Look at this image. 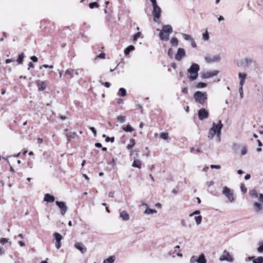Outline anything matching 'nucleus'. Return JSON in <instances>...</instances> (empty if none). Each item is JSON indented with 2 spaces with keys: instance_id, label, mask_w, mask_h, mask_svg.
<instances>
[{
  "instance_id": "24",
  "label": "nucleus",
  "mask_w": 263,
  "mask_h": 263,
  "mask_svg": "<svg viewBox=\"0 0 263 263\" xmlns=\"http://www.w3.org/2000/svg\"><path fill=\"white\" fill-rule=\"evenodd\" d=\"M198 263H206V260L205 258L204 255L202 253L200 255L198 258H197Z\"/></svg>"
},
{
  "instance_id": "34",
  "label": "nucleus",
  "mask_w": 263,
  "mask_h": 263,
  "mask_svg": "<svg viewBox=\"0 0 263 263\" xmlns=\"http://www.w3.org/2000/svg\"><path fill=\"white\" fill-rule=\"evenodd\" d=\"M89 7L90 9H93L94 8H99V5L97 2H92L89 3Z\"/></svg>"
},
{
  "instance_id": "56",
  "label": "nucleus",
  "mask_w": 263,
  "mask_h": 263,
  "mask_svg": "<svg viewBox=\"0 0 263 263\" xmlns=\"http://www.w3.org/2000/svg\"><path fill=\"white\" fill-rule=\"evenodd\" d=\"M182 91L184 93H188V88L187 87H185L182 89Z\"/></svg>"
},
{
  "instance_id": "27",
  "label": "nucleus",
  "mask_w": 263,
  "mask_h": 263,
  "mask_svg": "<svg viewBox=\"0 0 263 263\" xmlns=\"http://www.w3.org/2000/svg\"><path fill=\"white\" fill-rule=\"evenodd\" d=\"M118 95L121 97H124L126 95V90L124 88H120L118 92Z\"/></svg>"
},
{
  "instance_id": "6",
  "label": "nucleus",
  "mask_w": 263,
  "mask_h": 263,
  "mask_svg": "<svg viewBox=\"0 0 263 263\" xmlns=\"http://www.w3.org/2000/svg\"><path fill=\"white\" fill-rule=\"evenodd\" d=\"M153 10L152 14L154 17V21L159 22L161 16V9L158 5H153Z\"/></svg>"
},
{
  "instance_id": "9",
  "label": "nucleus",
  "mask_w": 263,
  "mask_h": 263,
  "mask_svg": "<svg viewBox=\"0 0 263 263\" xmlns=\"http://www.w3.org/2000/svg\"><path fill=\"white\" fill-rule=\"evenodd\" d=\"M61 211V214L64 215L67 210V207L64 202L58 201L55 202Z\"/></svg>"
},
{
  "instance_id": "61",
  "label": "nucleus",
  "mask_w": 263,
  "mask_h": 263,
  "mask_svg": "<svg viewBox=\"0 0 263 263\" xmlns=\"http://www.w3.org/2000/svg\"><path fill=\"white\" fill-rule=\"evenodd\" d=\"M208 116H199V118L200 120H203L207 119Z\"/></svg>"
},
{
  "instance_id": "48",
  "label": "nucleus",
  "mask_w": 263,
  "mask_h": 263,
  "mask_svg": "<svg viewBox=\"0 0 263 263\" xmlns=\"http://www.w3.org/2000/svg\"><path fill=\"white\" fill-rule=\"evenodd\" d=\"M214 183H215V182L213 180H211V181H207L206 184L208 187H210V186L214 185Z\"/></svg>"
},
{
  "instance_id": "37",
  "label": "nucleus",
  "mask_w": 263,
  "mask_h": 263,
  "mask_svg": "<svg viewBox=\"0 0 263 263\" xmlns=\"http://www.w3.org/2000/svg\"><path fill=\"white\" fill-rule=\"evenodd\" d=\"M259 245L257 249V251L260 253H263V242H260Z\"/></svg>"
},
{
  "instance_id": "13",
  "label": "nucleus",
  "mask_w": 263,
  "mask_h": 263,
  "mask_svg": "<svg viewBox=\"0 0 263 263\" xmlns=\"http://www.w3.org/2000/svg\"><path fill=\"white\" fill-rule=\"evenodd\" d=\"M133 159L134 161L132 164V166L140 169L141 168V162L139 159V154L137 153V157H134Z\"/></svg>"
},
{
  "instance_id": "4",
  "label": "nucleus",
  "mask_w": 263,
  "mask_h": 263,
  "mask_svg": "<svg viewBox=\"0 0 263 263\" xmlns=\"http://www.w3.org/2000/svg\"><path fill=\"white\" fill-rule=\"evenodd\" d=\"M222 194L228 199L229 202L232 203L235 200V197L233 191L227 186L223 187Z\"/></svg>"
},
{
  "instance_id": "10",
  "label": "nucleus",
  "mask_w": 263,
  "mask_h": 263,
  "mask_svg": "<svg viewBox=\"0 0 263 263\" xmlns=\"http://www.w3.org/2000/svg\"><path fill=\"white\" fill-rule=\"evenodd\" d=\"M53 235L56 240L55 247L57 249H59L61 247V240L63 238L62 236L58 233H54Z\"/></svg>"
},
{
  "instance_id": "5",
  "label": "nucleus",
  "mask_w": 263,
  "mask_h": 263,
  "mask_svg": "<svg viewBox=\"0 0 263 263\" xmlns=\"http://www.w3.org/2000/svg\"><path fill=\"white\" fill-rule=\"evenodd\" d=\"M194 98L196 102L203 105L207 99V95L206 92L198 91L194 93Z\"/></svg>"
},
{
  "instance_id": "30",
  "label": "nucleus",
  "mask_w": 263,
  "mask_h": 263,
  "mask_svg": "<svg viewBox=\"0 0 263 263\" xmlns=\"http://www.w3.org/2000/svg\"><path fill=\"white\" fill-rule=\"evenodd\" d=\"M209 112L205 108H201L198 111V115H208Z\"/></svg>"
},
{
  "instance_id": "1",
  "label": "nucleus",
  "mask_w": 263,
  "mask_h": 263,
  "mask_svg": "<svg viewBox=\"0 0 263 263\" xmlns=\"http://www.w3.org/2000/svg\"><path fill=\"white\" fill-rule=\"evenodd\" d=\"M223 124L221 120L216 122H213L212 127L210 128L208 138L209 140H214L217 142H219L221 140V129Z\"/></svg>"
},
{
  "instance_id": "49",
  "label": "nucleus",
  "mask_w": 263,
  "mask_h": 263,
  "mask_svg": "<svg viewBox=\"0 0 263 263\" xmlns=\"http://www.w3.org/2000/svg\"><path fill=\"white\" fill-rule=\"evenodd\" d=\"M118 120L119 122H120L121 123H122L123 122L125 121V118H124V116H119L118 118Z\"/></svg>"
},
{
  "instance_id": "42",
  "label": "nucleus",
  "mask_w": 263,
  "mask_h": 263,
  "mask_svg": "<svg viewBox=\"0 0 263 263\" xmlns=\"http://www.w3.org/2000/svg\"><path fill=\"white\" fill-rule=\"evenodd\" d=\"M98 58H100L102 59H104L105 58V53L104 52H102L98 55L96 56L95 59H97Z\"/></svg>"
},
{
  "instance_id": "40",
  "label": "nucleus",
  "mask_w": 263,
  "mask_h": 263,
  "mask_svg": "<svg viewBox=\"0 0 263 263\" xmlns=\"http://www.w3.org/2000/svg\"><path fill=\"white\" fill-rule=\"evenodd\" d=\"M130 144H128L127 146L128 149H131L134 146V145L135 144V140L134 139H130Z\"/></svg>"
},
{
  "instance_id": "45",
  "label": "nucleus",
  "mask_w": 263,
  "mask_h": 263,
  "mask_svg": "<svg viewBox=\"0 0 263 263\" xmlns=\"http://www.w3.org/2000/svg\"><path fill=\"white\" fill-rule=\"evenodd\" d=\"M76 134L75 133H69L67 134V137L73 139L76 137Z\"/></svg>"
},
{
  "instance_id": "62",
  "label": "nucleus",
  "mask_w": 263,
  "mask_h": 263,
  "mask_svg": "<svg viewBox=\"0 0 263 263\" xmlns=\"http://www.w3.org/2000/svg\"><path fill=\"white\" fill-rule=\"evenodd\" d=\"M171 66L174 69H176V68H177V65L175 63H172L171 64Z\"/></svg>"
},
{
  "instance_id": "28",
  "label": "nucleus",
  "mask_w": 263,
  "mask_h": 263,
  "mask_svg": "<svg viewBox=\"0 0 263 263\" xmlns=\"http://www.w3.org/2000/svg\"><path fill=\"white\" fill-rule=\"evenodd\" d=\"M241 144L237 143H233L232 148L235 153H238V150L241 147Z\"/></svg>"
},
{
  "instance_id": "38",
  "label": "nucleus",
  "mask_w": 263,
  "mask_h": 263,
  "mask_svg": "<svg viewBox=\"0 0 263 263\" xmlns=\"http://www.w3.org/2000/svg\"><path fill=\"white\" fill-rule=\"evenodd\" d=\"M206 86H207L206 83H205L203 82H199L197 84L196 87L200 88L205 87Z\"/></svg>"
},
{
  "instance_id": "7",
  "label": "nucleus",
  "mask_w": 263,
  "mask_h": 263,
  "mask_svg": "<svg viewBox=\"0 0 263 263\" xmlns=\"http://www.w3.org/2000/svg\"><path fill=\"white\" fill-rule=\"evenodd\" d=\"M220 261H227L229 262H232L234 260L233 255L228 252L227 251L224 250L222 254L219 257Z\"/></svg>"
},
{
  "instance_id": "2",
  "label": "nucleus",
  "mask_w": 263,
  "mask_h": 263,
  "mask_svg": "<svg viewBox=\"0 0 263 263\" xmlns=\"http://www.w3.org/2000/svg\"><path fill=\"white\" fill-rule=\"evenodd\" d=\"M249 195L252 199L258 198L259 202H254L253 204L254 211L257 214H261L263 210V194H258L255 190H251L249 191Z\"/></svg>"
},
{
  "instance_id": "25",
  "label": "nucleus",
  "mask_w": 263,
  "mask_h": 263,
  "mask_svg": "<svg viewBox=\"0 0 263 263\" xmlns=\"http://www.w3.org/2000/svg\"><path fill=\"white\" fill-rule=\"evenodd\" d=\"M135 49L134 46L133 45H130L128 47H127L124 50V53L125 55H128L129 54L130 51H132L134 50Z\"/></svg>"
},
{
  "instance_id": "43",
  "label": "nucleus",
  "mask_w": 263,
  "mask_h": 263,
  "mask_svg": "<svg viewBox=\"0 0 263 263\" xmlns=\"http://www.w3.org/2000/svg\"><path fill=\"white\" fill-rule=\"evenodd\" d=\"M197 257L196 256H193L191 257L190 259V262L191 263H195L196 262H197Z\"/></svg>"
},
{
  "instance_id": "20",
  "label": "nucleus",
  "mask_w": 263,
  "mask_h": 263,
  "mask_svg": "<svg viewBox=\"0 0 263 263\" xmlns=\"http://www.w3.org/2000/svg\"><path fill=\"white\" fill-rule=\"evenodd\" d=\"M44 200L46 202H53L55 200V198L53 195L47 193L45 195Z\"/></svg>"
},
{
  "instance_id": "31",
  "label": "nucleus",
  "mask_w": 263,
  "mask_h": 263,
  "mask_svg": "<svg viewBox=\"0 0 263 263\" xmlns=\"http://www.w3.org/2000/svg\"><path fill=\"white\" fill-rule=\"evenodd\" d=\"M253 263H263V257L259 256L253 259Z\"/></svg>"
},
{
  "instance_id": "14",
  "label": "nucleus",
  "mask_w": 263,
  "mask_h": 263,
  "mask_svg": "<svg viewBox=\"0 0 263 263\" xmlns=\"http://www.w3.org/2000/svg\"><path fill=\"white\" fill-rule=\"evenodd\" d=\"M218 71L213 70L210 71H206L202 73V77L204 79L209 78L217 75Z\"/></svg>"
},
{
  "instance_id": "32",
  "label": "nucleus",
  "mask_w": 263,
  "mask_h": 263,
  "mask_svg": "<svg viewBox=\"0 0 263 263\" xmlns=\"http://www.w3.org/2000/svg\"><path fill=\"white\" fill-rule=\"evenodd\" d=\"M161 138L167 140L170 139L168 137V134L167 133H162L160 134Z\"/></svg>"
},
{
  "instance_id": "47",
  "label": "nucleus",
  "mask_w": 263,
  "mask_h": 263,
  "mask_svg": "<svg viewBox=\"0 0 263 263\" xmlns=\"http://www.w3.org/2000/svg\"><path fill=\"white\" fill-rule=\"evenodd\" d=\"M42 67H44L46 68H49L50 69H52L53 68V65H48L47 64H44L40 67V69H41Z\"/></svg>"
},
{
  "instance_id": "51",
  "label": "nucleus",
  "mask_w": 263,
  "mask_h": 263,
  "mask_svg": "<svg viewBox=\"0 0 263 263\" xmlns=\"http://www.w3.org/2000/svg\"><path fill=\"white\" fill-rule=\"evenodd\" d=\"M200 213V211L199 210H196L194 211L193 213L190 214V216L192 217L194 215H198Z\"/></svg>"
},
{
  "instance_id": "55",
  "label": "nucleus",
  "mask_w": 263,
  "mask_h": 263,
  "mask_svg": "<svg viewBox=\"0 0 263 263\" xmlns=\"http://www.w3.org/2000/svg\"><path fill=\"white\" fill-rule=\"evenodd\" d=\"M30 59L33 62H37L38 61L37 58L35 56H32Z\"/></svg>"
},
{
  "instance_id": "52",
  "label": "nucleus",
  "mask_w": 263,
  "mask_h": 263,
  "mask_svg": "<svg viewBox=\"0 0 263 263\" xmlns=\"http://www.w3.org/2000/svg\"><path fill=\"white\" fill-rule=\"evenodd\" d=\"M8 242V239H7V238H3L1 239V240H0V242L3 244L4 243Z\"/></svg>"
},
{
  "instance_id": "46",
  "label": "nucleus",
  "mask_w": 263,
  "mask_h": 263,
  "mask_svg": "<svg viewBox=\"0 0 263 263\" xmlns=\"http://www.w3.org/2000/svg\"><path fill=\"white\" fill-rule=\"evenodd\" d=\"M103 137H106V139H105V141L106 142H109L110 140L111 141V142H113L114 141V138H110L109 137H106V135H103Z\"/></svg>"
},
{
  "instance_id": "35",
  "label": "nucleus",
  "mask_w": 263,
  "mask_h": 263,
  "mask_svg": "<svg viewBox=\"0 0 263 263\" xmlns=\"http://www.w3.org/2000/svg\"><path fill=\"white\" fill-rule=\"evenodd\" d=\"M171 43L175 46H176L178 45V40L176 37H173L171 40Z\"/></svg>"
},
{
  "instance_id": "16",
  "label": "nucleus",
  "mask_w": 263,
  "mask_h": 263,
  "mask_svg": "<svg viewBox=\"0 0 263 263\" xmlns=\"http://www.w3.org/2000/svg\"><path fill=\"white\" fill-rule=\"evenodd\" d=\"M73 73V69H68L65 72L64 77L66 79H72L74 77Z\"/></svg>"
},
{
  "instance_id": "64",
  "label": "nucleus",
  "mask_w": 263,
  "mask_h": 263,
  "mask_svg": "<svg viewBox=\"0 0 263 263\" xmlns=\"http://www.w3.org/2000/svg\"><path fill=\"white\" fill-rule=\"evenodd\" d=\"M5 253L4 250L0 247V255L4 254Z\"/></svg>"
},
{
  "instance_id": "23",
  "label": "nucleus",
  "mask_w": 263,
  "mask_h": 263,
  "mask_svg": "<svg viewBox=\"0 0 263 263\" xmlns=\"http://www.w3.org/2000/svg\"><path fill=\"white\" fill-rule=\"evenodd\" d=\"M240 148V155L241 156H244L247 153L248 146L246 145H241Z\"/></svg>"
},
{
  "instance_id": "50",
  "label": "nucleus",
  "mask_w": 263,
  "mask_h": 263,
  "mask_svg": "<svg viewBox=\"0 0 263 263\" xmlns=\"http://www.w3.org/2000/svg\"><path fill=\"white\" fill-rule=\"evenodd\" d=\"M212 168H216V169H220L221 168V166L219 165H214L212 164L210 166Z\"/></svg>"
},
{
  "instance_id": "53",
  "label": "nucleus",
  "mask_w": 263,
  "mask_h": 263,
  "mask_svg": "<svg viewBox=\"0 0 263 263\" xmlns=\"http://www.w3.org/2000/svg\"><path fill=\"white\" fill-rule=\"evenodd\" d=\"M191 45L193 48H196L197 47L196 43L194 39L191 40Z\"/></svg>"
},
{
  "instance_id": "59",
  "label": "nucleus",
  "mask_w": 263,
  "mask_h": 263,
  "mask_svg": "<svg viewBox=\"0 0 263 263\" xmlns=\"http://www.w3.org/2000/svg\"><path fill=\"white\" fill-rule=\"evenodd\" d=\"M168 54L170 57L172 58L173 53L172 49L171 48L168 50Z\"/></svg>"
},
{
  "instance_id": "41",
  "label": "nucleus",
  "mask_w": 263,
  "mask_h": 263,
  "mask_svg": "<svg viewBox=\"0 0 263 263\" xmlns=\"http://www.w3.org/2000/svg\"><path fill=\"white\" fill-rule=\"evenodd\" d=\"M240 189L242 192L246 193L247 192V188L245 186L243 183H241L240 185Z\"/></svg>"
},
{
  "instance_id": "11",
  "label": "nucleus",
  "mask_w": 263,
  "mask_h": 263,
  "mask_svg": "<svg viewBox=\"0 0 263 263\" xmlns=\"http://www.w3.org/2000/svg\"><path fill=\"white\" fill-rule=\"evenodd\" d=\"M185 56V52L184 49L179 48L178 49L177 53L175 55V59L177 61H180L183 57Z\"/></svg>"
},
{
  "instance_id": "15",
  "label": "nucleus",
  "mask_w": 263,
  "mask_h": 263,
  "mask_svg": "<svg viewBox=\"0 0 263 263\" xmlns=\"http://www.w3.org/2000/svg\"><path fill=\"white\" fill-rule=\"evenodd\" d=\"M120 218H121L123 221H128L130 219V216L129 214L125 210H122L119 211Z\"/></svg>"
},
{
  "instance_id": "63",
  "label": "nucleus",
  "mask_w": 263,
  "mask_h": 263,
  "mask_svg": "<svg viewBox=\"0 0 263 263\" xmlns=\"http://www.w3.org/2000/svg\"><path fill=\"white\" fill-rule=\"evenodd\" d=\"M114 196V192H111L109 193V194H108L109 197L113 198Z\"/></svg>"
},
{
  "instance_id": "60",
  "label": "nucleus",
  "mask_w": 263,
  "mask_h": 263,
  "mask_svg": "<svg viewBox=\"0 0 263 263\" xmlns=\"http://www.w3.org/2000/svg\"><path fill=\"white\" fill-rule=\"evenodd\" d=\"M34 67V65L33 63H32L31 62H29V64H28V69H29L30 68H33Z\"/></svg>"
},
{
  "instance_id": "26",
  "label": "nucleus",
  "mask_w": 263,
  "mask_h": 263,
  "mask_svg": "<svg viewBox=\"0 0 263 263\" xmlns=\"http://www.w3.org/2000/svg\"><path fill=\"white\" fill-rule=\"evenodd\" d=\"M157 210L155 209H151L149 208H146V210L144 211V214L146 215H151V214H154L157 213Z\"/></svg>"
},
{
  "instance_id": "58",
  "label": "nucleus",
  "mask_w": 263,
  "mask_h": 263,
  "mask_svg": "<svg viewBox=\"0 0 263 263\" xmlns=\"http://www.w3.org/2000/svg\"><path fill=\"white\" fill-rule=\"evenodd\" d=\"M104 85L105 87L109 88L110 86V84L108 82H106L104 83Z\"/></svg>"
},
{
  "instance_id": "22",
  "label": "nucleus",
  "mask_w": 263,
  "mask_h": 263,
  "mask_svg": "<svg viewBox=\"0 0 263 263\" xmlns=\"http://www.w3.org/2000/svg\"><path fill=\"white\" fill-rule=\"evenodd\" d=\"M116 257L112 255L104 259L103 261V263H114Z\"/></svg>"
},
{
  "instance_id": "33",
  "label": "nucleus",
  "mask_w": 263,
  "mask_h": 263,
  "mask_svg": "<svg viewBox=\"0 0 263 263\" xmlns=\"http://www.w3.org/2000/svg\"><path fill=\"white\" fill-rule=\"evenodd\" d=\"M202 216H197L195 217V220L197 225L200 224L202 222Z\"/></svg>"
},
{
  "instance_id": "18",
  "label": "nucleus",
  "mask_w": 263,
  "mask_h": 263,
  "mask_svg": "<svg viewBox=\"0 0 263 263\" xmlns=\"http://www.w3.org/2000/svg\"><path fill=\"white\" fill-rule=\"evenodd\" d=\"M74 247L78 250H80L82 253L86 251V248L84 247V245L81 242H77L74 244Z\"/></svg>"
},
{
  "instance_id": "17",
  "label": "nucleus",
  "mask_w": 263,
  "mask_h": 263,
  "mask_svg": "<svg viewBox=\"0 0 263 263\" xmlns=\"http://www.w3.org/2000/svg\"><path fill=\"white\" fill-rule=\"evenodd\" d=\"M238 76L240 79V85L242 87L247 75L245 73L239 72Z\"/></svg>"
},
{
  "instance_id": "12",
  "label": "nucleus",
  "mask_w": 263,
  "mask_h": 263,
  "mask_svg": "<svg viewBox=\"0 0 263 263\" xmlns=\"http://www.w3.org/2000/svg\"><path fill=\"white\" fill-rule=\"evenodd\" d=\"M35 83L37 86L38 90L39 91L45 90L47 86V83L45 81H43L41 80L36 81Z\"/></svg>"
},
{
  "instance_id": "57",
  "label": "nucleus",
  "mask_w": 263,
  "mask_h": 263,
  "mask_svg": "<svg viewBox=\"0 0 263 263\" xmlns=\"http://www.w3.org/2000/svg\"><path fill=\"white\" fill-rule=\"evenodd\" d=\"M14 60L13 59H7L5 61V63L6 64H8V63H10L11 62H14Z\"/></svg>"
},
{
  "instance_id": "3",
  "label": "nucleus",
  "mask_w": 263,
  "mask_h": 263,
  "mask_svg": "<svg viewBox=\"0 0 263 263\" xmlns=\"http://www.w3.org/2000/svg\"><path fill=\"white\" fill-rule=\"evenodd\" d=\"M199 66L196 63L192 64L187 71L189 73L188 78L191 81L196 80L198 76Z\"/></svg>"
},
{
  "instance_id": "39",
  "label": "nucleus",
  "mask_w": 263,
  "mask_h": 263,
  "mask_svg": "<svg viewBox=\"0 0 263 263\" xmlns=\"http://www.w3.org/2000/svg\"><path fill=\"white\" fill-rule=\"evenodd\" d=\"M141 35V33L140 32H138L136 33L134 36H133V41L134 42H135L137 40V39L140 37V36Z\"/></svg>"
},
{
  "instance_id": "19",
  "label": "nucleus",
  "mask_w": 263,
  "mask_h": 263,
  "mask_svg": "<svg viewBox=\"0 0 263 263\" xmlns=\"http://www.w3.org/2000/svg\"><path fill=\"white\" fill-rule=\"evenodd\" d=\"M162 31L170 35V34L173 32V28L171 26L169 25H166L163 26Z\"/></svg>"
},
{
  "instance_id": "21",
  "label": "nucleus",
  "mask_w": 263,
  "mask_h": 263,
  "mask_svg": "<svg viewBox=\"0 0 263 263\" xmlns=\"http://www.w3.org/2000/svg\"><path fill=\"white\" fill-rule=\"evenodd\" d=\"M169 35L162 30L159 33V37L162 41H168Z\"/></svg>"
},
{
  "instance_id": "8",
  "label": "nucleus",
  "mask_w": 263,
  "mask_h": 263,
  "mask_svg": "<svg viewBox=\"0 0 263 263\" xmlns=\"http://www.w3.org/2000/svg\"><path fill=\"white\" fill-rule=\"evenodd\" d=\"M220 59L218 55H208L205 57V60L208 63L218 62Z\"/></svg>"
},
{
  "instance_id": "54",
  "label": "nucleus",
  "mask_w": 263,
  "mask_h": 263,
  "mask_svg": "<svg viewBox=\"0 0 263 263\" xmlns=\"http://www.w3.org/2000/svg\"><path fill=\"white\" fill-rule=\"evenodd\" d=\"M89 129L92 132V133L94 134V136H96V135H97V131H96V129L94 127H90Z\"/></svg>"
},
{
  "instance_id": "29",
  "label": "nucleus",
  "mask_w": 263,
  "mask_h": 263,
  "mask_svg": "<svg viewBox=\"0 0 263 263\" xmlns=\"http://www.w3.org/2000/svg\"><path fill=\"white\" fill-rule=\"evenodd\" d=\"M24 58V54L23 53L20 54L18 56V58L16 60L17 63L18 64H22L23 63V60Z\"/></svg>"
},
{
  "instance_id": "44",
  "label": "nucleus",
  "mask_w": 263,
  "mask_h": 263,
  "mask_svg": "<svg viewBox=\"0 0 263 263\" xmlns=\"http://www.w3.org/2000/svg\"><path fill=\"white\" fill-rule=\"evenodd\" d=\"M202 37L204 40H208L209 39V35L207 31L203 34Z\"/></svg>"
},
{
  "instance_id": "36",
  "label": "nucleus",
  "mask_w": 263,
  "mask_h": 263,
  "mask_svg": "<svg viewBox=\"0 0 263 263\" xmlns=\"http://www.w3.org/2000/svg\"><path fill=\"white\" fill-rule=\"evenodd\" d=\"M123 129L127 132L134 131V129L129 125H127L126 127H123Z\"/></svg>"
}]
</instances>
